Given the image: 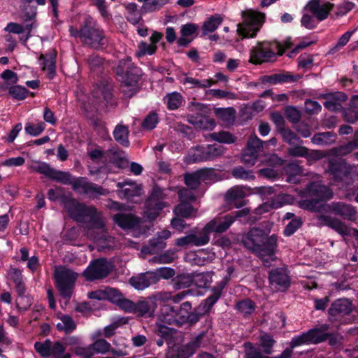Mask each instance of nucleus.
Listing matches in <instances>:
<instances>
[{"mask_svg": "<svg viewBox=\"0 0 358 358\" xmlns=\"http://www.w3.org/2000/svg\"><path fill=\"white\" fill-rule=\"evenodd\" d=\"M128 136L129 129L127 127L122 124H119L115 127L113 131V136L117 142L124 147L129 145Z\"/></svg>", "mask_w": 358, "mask_h": 358, "instance_id": "36", "label": "nucleus"}, {"mask_svg": "<svg viewBox=\"0 0 358 358\" xmlns=\"http://www.w3.org/2000/svg\"><path fill=\"white\" fill-rule=\"evenodd\" d=\"M210 336L208 331L200 333L188 343V348L196 350L199 348L206 347L210 343Z\"/></svg>", "mask_w": 358, "mask_h": 358, "instance_id": "34", "label": "nucleus"}, {"mask_svg": "<svg viewBox=\"0 0 358 358\" xmlns=\"http://www.w3.org/2000/svg\"><path fill=\"white\" fill-rule=\"evenodd\" d=\"M250 194V189L243 186H235L229 189L226 194V200L236 208L242 207L245 203L243 199Z\"/></svg>", "mask_w": 358, "mask_h": 358, "instance_id": "22", "label": "nucleus"}, {"mask_svg": "<svg viewBox=\"0 0 358 358\" xmlns=\"http://www.w3.org/2000/svg\"><path fill=\"white\" fill-rule=\"evenodd\" d=\"M199 27L193 23H187L181 27V36L178 39V44L180 46H186L196 36Z\"/></svg>", "mask_w": 358, "mask_h": 358, "instance_id": "28", "label": "nucleus"}, {"mask_svg": "<svg viewBox=\"0 0 358 358\" xmlns=\"http://www.w3.org/2000/svg\"><path fill=\"white\" fill-rule=\"evenodd\" d=\"M126 10L127 20L134 24H138L141 20V15L137 5L134 3H129L126 6Z\"/></svg>", "mask_w": 358, "mask_h": 358, "instance_id": "46", "label": "nucleus"}, {"mask_svg": "<svg viewBox=\"0 0 358 358\" xmlns=\"http://www.w3.org/2000/svg\"><path fill=\"white\" fill-rule=\"evenodd\" d=\"M93 96L97 103L104 101L106 106H113L112 89L109 85L98 86L93 92Z\"/></svg>", "mask_w": 358, "mask_h": 358, "instance_id": "29", "label": "nucleus"}, {"mask_svg": "<svg viewBox=\"0 0 358 358\" xmlns=\"http://www.w3.org/2000/svg\"><path fill=\"white\" fill-rule=\"evenodd\" d=\"M201 182H214L217 180V174L213 168H204L197 171Z\"/></svg>", "mask_w": 358, "mask_h": 358, "instance_id": "63", "label": "nucleus"}, {"mask_svg": "<svg viewBox=\"0 0 358 358\" xmlns=\"http://www.w3.org/2000/svg\"><path fill=\"white\" fill-rule=\"evenodd\" d=\"M171 236L169 230H162L158 232L155 237L150 240L148 245L141 248V253L145 255H154L158 253L166 247L165 240Z\"/></svg>", "mask_w": 358, "mask_h": 358, "instance_id": "21", "label": "nucleus"}, {"mask_svg": "<svg viewBox=\"0 0 358 358\" xmlns=\"http://www.w3.org/2000/svg\"><path fill=\"white\" fill-rule=\"evenodd\" d=\"M116 73L120 77L122 92L127 97H131L138 91V83L142 76L141 70L134 66L128 57L119 62Z\"/></svg>", "mask_w": 358, "mask_h": 358, "instance_id": "5", "label": "nucleus"}, {"mask_svg": "<svg viewBox=\"0 0 358 358\" xmlns=\"http://www.w3.org/2000/svg\"><path fill=\"white\" fill-rule=\"evenodd\" d=\"M210 137L213 140L222 143H232L236 139L231 134L227 131L215 132L210 134Z\"/></svg>", "mask_w": 358, "mask_h": 358, "instance_id": "61", "label": "nucleus"}, {"mask_svg": "<svg viewBox=\"0 0 358 358\" xmlns=\"http://www.w3.org/2000/svg\"><path fill=\"white\" fill-rule=\"evenodd\" d=\"M117 187L119 188L117 194L121 199L131 201L134 197L141 196L143 194L141 185L131 180L127 179L123 182H119Z\"/></svg>", "mask_w": 358, "mask_h": 358, "instance_id": "17", "label": "nucleus"}, {"mask_svg": "<svg viewBox=\"0 0 358 358\" xmlns=\"http://www.w3.org/2000/svg\"><path fill=\"white\" fill-rule=\"evenodd\" d=\"M34 349L43 357L52 356L54 358H59L66 350V348L61 342L53 343L50 339L36 342Z\"/></svg>", "mask_w": 358, "mask_h": 358, "instance_id": "15", "label": "nucleus"}, {"mask_svg": "<svg viewBox=\"0 0 358 358\" xmlns=\"http://www.w3.org/2000/svg\"><path fill=\"white\" fill-rule=\"evenodd\" d=\"M191 236L194 246L199 247L206 245L210 241V234L208 231H205V226L199 233H192Z\"/></svg>", "mask_w": 358, "mask_h": 358, "instance_id": "50", "label": "nucleus"}, {"mask_svg": "<svg viewBox=\"0 0 358 358\" xmlns=\"http://www.w3.org/2000/svg\"><path fill=\"white\" fill-rule=\"evenodd\" d=\"M129 283L136 289L143 290L156 283V277L151 272H146L130 278Z\"/></svg>", "mask_w": 358, "mask_h": 358, "instance_id": "27", "label": "nucleus"}, {"mask_svg": "<svg viewBox=\"0 0 358 358\" xmlns=\"http://www.w3.org/2000/svg\"><path fill=\"white\" fill-rule=\"evenodd\" d=\"M223 287L224 286H219L212 289V294L203 301V313H208L213 305L218 301L222 294Z\"/></svg>", "mask_w": 358, "mask_h": 358, "instance_id": "39", "label": "nucleus"}, {"mask_svg": "<svg viewBox=\"0 0 358 358\" xmlns=\"http://www.w3.org/2000/svg\"><path fill=\"white\" fill-rule=\"evenodd\" d=\"M277 240L276 235L267 236L263 229L253 228L243 238V243L247 248L262 259L265 266H268L270 262L275 259Z\"/></svg>", "mask_w": 358, "mask_h": 358, "instance_id": "2", "label": "nucleus"}, {"mask_svg": "<svg viewBox=\"0 0 358 358\" xmlns=\"http://www.w3.org/2000/svg\"><path fill=\"white\" fill-rule=\"evenodd\" d=\"M249 210L244 208L236 211L234 215H227L223 217H217L205 225V231L211 233H223L227 231L238 217L248 215Z\"/></svg>", "mask_w": 358, "mask_h": 358, "instance_id": "10", "label": "nucleus"}, {"mask_svg": "<svg viewBox=\"0 0 358 358\" xmlns=\"http://www.w3.org/2000/svg\"><path fill=\"white\" fill-rule=\"evenodd\" d=\"M151 273L155 274L156 282H157L160 278L170 279L173 278L175 275V271L171 268L162 267L155 270V271L151 272Z\"/></svg>", "mask_w": 358, "mask_h": 358, "instance_id": "64", "label": "nucleus"}, {"mask_svg": "<svg viewBox=\"0 0 358 358\" xmlns=\"http://www.w3.org/2000/svg\"><path fill=\"white\" fill-rule=\"evenodd\" d=\"M35 0H20V9L24 15V20H34L37 13V8L31 3Z\"/></svg>", "mask_w": 358, "mask_h": 358, "instance_id": "38", "label": "nucleus"}, {"mask_svg": "<svg viewBox=\"0 0 358 358\" xmlns=\"http://www.w3.org/2000/svg\"><path fill=\"white\" fill-rule=\"evenodd\" d=\"M70 36L79 38L81 43L92 48H99L105 44L104 31L98 24L96 20L90 15L84 17L80 28L69 26Z\"/></svg>", "mask_w": 358, "mask_h": 358, "instance_id": "3", "label": "nucleus"}, {"mask_svg": "<svg viewBox=\"0 0 358 358\" xmlns=\"http://www.w3.org/2000/svg\"><path fill=\"white\" fill-rule=\"evenodd\" d=\"M29 169L33 171L43 174L49 178L53 169L48 164L39 161L34 162L32 164L29 166Z\"/></svg>", "mask_w": 358, "mask_h": 358, "instance_id": "49", "label": "nucleus"}, {"mask_svg": "<svg viewBox=\"0 0 358 358\" xmlns=\"http://www.w3.org/2000/svg\"><path fill=\"white\" fill-rule=\"evenodd\" d=\"M270 284L278 291H284L290 285L288 272L285 268L272 269L269 273Z\"/></svg>", "mask_w": 358, "mask_h": 358, "instance_id": "19", "label": "nucleus"}, {"mask_svg": "<svg viewBox=\"0 0 358 358\" xmlns=\"http://www.w3.org/2000/svg\"><path fill=\"white\" fill-rule=\"evenodd\" d=\"M280 134L283 141L289 145L301 144L302 143L300 138L289 129L282 127L280 129Z\"/></svg>", "mask_w": 358, "mask_h": 358, "instance_id": "48", "label": "nucleus"}, {"mask_svg": "<svg viewBox=\"0 0 358 358\" xmlns=\"http://www.w3.org/2000/svg\"><path fill=\"white\" fill-rule=\"evenodd\" d=\"M234 109L233 108H215V113L216 116L223 122L229 123L234 119Z\"/></svg>", "mask_w": 358, "mask_h": 358, "instance_id": "54", "label": "nucleus"}, {"mask_svg": "<svg viewBox=\"0 0 358 358\" xmlns=\"http://www.w3.org/2000/svg\"><path fill=\"white\" fill-rule=\"evenodd\" d=\"M165 194L162 189L158 187L153 188L152 193L146 201V215L150 220L155 219L159 213L164 208L163 199Z\"/></svg>", "mask_w": 358, "mask_h": 358, "instance_id": "12", "label": "nucleus"}, {"mask_svg": "<svg viewBox=\"0 0 358 358\" xmlns=\"http://www.w3.org/2000/svg\"><path fill=\"white\" fill-rule=\"evenodd\" d=\"M340 99L345 100L346 96L344 94H338L336 97L330 96L327 98L326 101L324 103V106L326 108L332 111H337L341 108Z\"/></svg>", "mask_w": 358, "mask_h": 358, "instance_id": "51", "label": "nucleus"}, {"mask_svg": "<svg viewBox=\"0 0 358 358\" xmlns=\"http://www.w3.org/2000/svg\"><path fill=\"white\" fill-rule=\"evenodd\" d=\"M192 281L199 287H205L211 282L212 273L210 272L194 273L193 274Z\"/></svg>", "mask_w": 358, "mask_h": 358, "instance_id": "45", "label": "nucleus"}, {"mask_svg": "<svg viewBox=\"0 0 358 358\" xmlns=\"http://www.w3.org/2000/svg\"><path fill=\"white\" fill-rule=\"evenodd\" d=\"M231 174L235 178L244 180H252L255 178L252 171L246 170L242 166L235 167L231 171Z\"/></svg>", "mask_w": 358, "mask_h": 358, "instance_id": "55", "label": "nucleus"}, {"mask_svg": "<svg viewBox=\"0 0 358 358\" xmlns=\"http://www.w3.org/2000/svg\"><path fill=\"white\" fill-rule=\"evenodd\" d=\"M224 148L219 144L208 145L205 147L206 160L211 161L221 156L224 152Z\"/></svg>", "mask_w": 358, "mask_h": 358, "instance_id": "44", "label": "nucleus"}, {"mask_svg": "<svg viewBox=\"0 0 358 358\" xmlns=\"http://www.w3.org/2000/svg\"><path fill=\"white\" fill-rule=\"evenodd\" d=\"M164 101L169 109L176 110L182 105L184 100L179 92H173L168 94L164 97Z\"/></svg>", "mask_w": 358, "mask_h": 358, "instance_id": "41", "label": "nucleus"}, {"mask_svg": "<svg viewBox=\"0 0 358 358\" xmlns=\"http://www.w3.org/2000/svg\"><path fill=\"white\" fill-rule=\"evenodd\" d=\"M326 172L336 181L350 183L358 177V165H350L341 158H332L328 161Z\"/></svg>", "mask_w": 358, "mask_h": 358, "instance_id": "6", "label": "nucleus"}, {"mask_svg": "<svg viewBox=\"0 0 358 358\" xmlns=\"http://www.w3.org/2000/svg\"><path fill=\"white\" fill-rule=\"evenodd\" d=\"M255 308V303L249 299L240 301L236 304V309L244 316L252 314Z\"/></svg>", "mask_w": 358, "mask_h": 358, "instance_id": "43", "label": "nucleus"}, {"mask_svg": "<svg viewBox=\"0 0 358 358\" xmlns=\"http://www.w3.org/2000/svg\"><path fill=\"white\" fill-rule=\"evenodd\" d=\"M157 50V45L155 44H148L145 42H141L138 45V50L136 55L138 57H142L145 55H152Z\"/></svg>", "mask_w": 358, "mask_h": 358, "instance_id": "56", "label": "nucleus"}, {"mask_svg": "<svg viewBox=\"0 0 358 358\" xmlns=\"http://www.w3.org/2000/svg\"><path fill=\"white\" fill-rule=\"evenodd\" d=\"M113 220L124 229L138 230L141 223V219L132 214L118 213L113 217Z\"/></svg>", "mask_w": 358, "mask_h": 358, "instance_id": "24", "label": "nucleus"}, {"mask_svg": "<svg viewBox=\"0 0 358 358\" xmlns=\"http://www.w3.org/2000/svg\"><path fill=\"white\" fill-rule=\"evenodd\" d=\"M352 311L351 302L345 299H339L334 301L329 309L331 316L348 315Z\"/></svg>", "mask_w": 358, "mask_h": 358, "instance_id": "30", "label": "nucleus"}, {"mask_svg": "<svg viewBox=\"0 0 358 358\" xmlns=\"http://www.w3.org/2000/svg\"><path fill=\"white\" fill-rule=\"evenodd\" d=\"M112 270V264L106 259H98L92 262L83 272L90 281L106 278Z\"/></svg>", "mask_w": 358, "mask_h": 358, "instance_id": "11", "label": "nucleus"}, {"mask_svg": "<svg viewBox=\"0 0 358 358\" xmlns=\"http://www.w3.org/2000/svg\"><path fill=\"white\" fill-rule=\"evenodd\" d=\"M64 207L69 215L77 222H83L89 218V228L87 235L98 245L99 251L112 249L115 247V238L108 235L103 218L93 206L80 203L76 199H66Z\"/></svg>", "mask_w": 358, "mask_h": 358, "instance_id": "1", "label": "nucleus"}, {"mask_svg": "<svg viewBox=\"0 0 358 358\" xmlns=\"http://www.w3.org/2000/svg\"><path fill=\"white\" fill-rule=\"evenodd\" d=\"M322 209L325 213H334L348 220H355L357 213L355 207L344 202H332L323 206Z\"/></svg>", "mask_w": 358, "mask_h": 358, "instance_id": "18", "label": "nucleus"}, {"mask_svg": "<svg viewBox=\"0 0 358 358\" xmlns=\"http://www.w3.org/2000/svg\"><path fill=\"white\" fill-rule=\"evenodd\" d=\"M176 257V251L173 250H167L160 255L154 257L150 262L157 264H170L173 262Z\"/></svg>", "mask_w": 358, "mask_h": 358, "instance_id": "52", "label": "nucleus"}, {"mask_svg": "<svg viewBox=\"0 0 358 358\" xmlns=\"http://www.w3.org/2000/svg\"><path fill=\"white\" fill-rule=\"evenodd\" d=\"M329 327L327 324L322 325L320 328L309 329L299 336H294L291 341L292 348L301 345L317 344L326 341L329 334L326 333Z\"/></svg>", "mask_w": 358, "mask_h": 358, "instance_id": "9", "label": "nucleus"}, {"mask_svg": "<svg viewBox=\"0 0 358 358\" xmlns=\"http://www.w3.org/2000/svg\"><path fill=\"white\" fill-rule=\"evenodd\" d=\"M50 178L64 185H71L74 178L69 172L58 171L53 169Z\"/></svg>", "mask_w": 358, "mask_h": 358, "instance_id": "42", "label": "nucleus"}, {"mask_svg": "<svg viewBox=\"0 0 358 358\" xmlns=\"http://www.w3.org/2000/svg\"><path fill=\"white\" fill-rule=\"evenodd\" d=\"M311 141L315 145H329L335 143L336 135L330 131L322 132L315 134Z\"/></svg>", "mask_w": 358, "mask_h": 358, "instance_id": "37", "label": "nucleus"}, {"mask_svg": "<svg viewBox=\"0 0 358 358\" xmlns=\"http://www.w3.org/2000/svg\"><path fill=\"white\" fill-rule=\"evenodd\" d=\"M328 213L320 212L316 215L317 224L320 227L327 226L343 236H350L352 229L336 217L327 215Z\"/></svg>", "mask_w": 358, "mask_h": 358, "instance_id": "14", "label": "nucleus"}, {"mask_svg": "<svg viewBox=\"0 0 358 358\" xmlns=\"http://www.w3.org/2000/svg\"><path fill=\"white\" fill-rule=\"evenodd\" d=\"M222 22L220 16H213L203 23V29L205 33L214 31Z\"/></svg>", "mask_w": 358, "mask_h": 358, "instance_id": "62", "label": "nucleus"}, {"mask_svg": "<svg viewBox=\"0 0 358 358\" xmlns=\"http://www.w3.org/2000/svg\"><path fill=\"white\" fill-rule=\"evenodd\" d=\"M263 147V141L257 136H251L247 143V147L242 155V162L246 165L252 166L257 162L259 152Z\"/></svg>", "mask_w": 358, "mask_h": 358, "instance_id": "16", "label": "nucleus"}, {"mask_svg": "<svg viewBox=\"0 0 358 358\" xmlns=\"http://www.w3.org/2000/svg\"><path fill=\"white\" fill-rule=\"evenodd\" d=\"M71 185L75 192L79 194H88L91 196L107 195L109 193L108 189L89 182L86 178L82 177L73 178Z\"/></svg>", "mask_w": 358, "mask_h": 358, "instance_id": "13", "label": "nucleus"}, {"mask_svg": "<svg viewBox=\"0 0 358 358\" xmlns=\"http://www.w3.org/2000/svg\"><path fill=\"white\" fill-rule=\"evenodd\" d=\"M292 45L291 38H287L283 44L277 41L259 42L250 53V62L255 64L273 61L277 55H282L286 49Z\"/></svg>", "mask_w": 358, "mask_h": 358, "instance_id": "4", "label": "nucleus"}, {"mask_svg": "<svg viewBox=\"0 0 358 358\" xmlns=\"http://www.w3.org/2000/svg\"><path fill=\"white\" fill-rule=\"evenodd\" d=\"M333 7L334 4L329 2L322 3L321 0H310L305 8L311 13L318 22H321L328 17Z\"/></svg>", "mask_w": 358, "mask_h": 358, "instance_id": "20", "label": "nucleus"}, {"mask_svg": "<svg viewBox=\"0 0 358 358\" xmlns=\"http://www.w3.org/2000/svg\"><path fill=\"white\" fill-rule=\"evenodd\" d=\"M216 80L211 78L199 80L190 76H185L182 80L183 85H189V88L204 89L211 87L216 83Z\"/></svg>", "mask_w": 358, "mask_h": 358, "instance_id": "32", "label": "nucleus"}, {"mask_svg": "<svg viewBox=\"0 0 358 358\" xmlns=\"http://www.w3.org/2000/svg\"><path fill=\"white\" fill-rule=\"evenodd\" d=\"M56 57V52L54 50H51L45 54H41L38 57V62L41 69L48 71L50 78H52L55 73Z\"/></svg>", "mask_w": 358, "mask_h": 358, "instance_id": "25", "label": "nucleus"}, {"mask_svg": "<svg viewBox=\"0 0 358 358\" xmlns=\"http://www.w3.org/2000/svg\"><path fill=\"white\" fill-rule=\"evenodd\" d=\"M205 154V147L196 146L189 150L185 157V162L187 164L206 162Z\"/></svg>", "mask_w": 358, "mask_h": 358, "instance_id": "33", "label": "nucleus"}, {"mask_svg": "<svg viewBox=\"0 0 358 358\" xmlns=\"http://www.w3.org/2000/svg\"><path fill=\"white\" fill-rule=\"evenodd\" d=\"M159 322L177 325L176 309L169 304L164 305L158 315Z\"/></svg>", "mask_w": 358, "mask_h": 358, "instance_id": "31", "label": "nucleus"}, {"mask_svg": "<svg viewBox=\"0 0 358 358\" xmlns=\"http://www.w3.org/2000/svg\"><path fill=\"white\" fill-rule=\"evenodd\" d=\"M78 273L64 266L55 268L54 278L60 295L66 299H69L73 294Z\"/></svg>", "mask_w": 358, "mask_h": 358, "instance_id": "8", "label": "nucleus"}, {"mask_svg": "<svg viewBox=\"0 0 358 358\" xmlns=\"http://www.w3.org/2000/svg\"><path fill=\"white\" fill-rule=\"evenodd\" d=\"M243 21L237 25V32L243 38H254L264 22V13L247 10L242 11Z\"/></svg>", "mask_w": 358, "mask_h": 358, "instance_id": "7", "label": "nucleus"}, {"mask_svg": "<svg viewBox=\"0 0 358 358\" xmlns=\"http://www.w3.org/2000/svg\"><path fill=\"white\" fill-rule=\"evenodd\" d=\"M357 148V145H356V142L350 141L345 145H339L330 149L328 151L327 155L343 157L350 153Z\"/></svg>", "mask_w": 358, "mask_h": 358, "instance_id": "35", "label": "nucleus"}, {"mask_svg": "<svg viewBox=\"0 0 358 358\" xmlns=\"http://www.w3.org/2000/svg\"><path fill=\"white\" fill-rule=\"evenodd\" d=\"M92 349L94 351V355L96 354H106L110 350V344L105 339H96L92 344H91Z\"/></svg>", "mask_w": 358, "mask_h": 358, "instance_id": "57", "label": "nucleus"}, {"mask_svg": "<svg viewBox=\"0 0 358 358\" xmlns=\"http://www.w3.org/2000/svg\"><path fill=\"white\" fill-rule=\"evenodd\" d=\"M58 317L60 322L56 324V327L59 331L70 333L76 329V323L69 315H62L61 316H58Z\"/></svg>", "mask_w": 358, "mask_h": 358, "instance_id": "40", "label": "nucleus"}, {"mask_svg": "<svg viewBox=\"0 0 358 358\" xmlns=\"http://www.w3.org/2000/svg\"><path fill=\"white\" fill-rule=\"evenodd\" d=\"M45 129V124L40 121L36 124L31 123H27L25 124V132L32 136H37L40 135Z\"/></svg>", "mask_w": 358, "mask_h": 358, "instance_id": "60", "label": "nucleus"}, {"mask_svg": "<svg viewBox=\"0 0 358 358\" xmlns=\"http://www.w3.org/2000/svg\"><path fill=\"white\" fill-rule=\"evenodd\" d=\"M8 93L15 100H23L27 96L29 92L22 86L13 85L8 89Z\"/></svg>", "mask_w": 358, "mask_h": 358, "instance_id": "58", "label": "nucleus"}, {"mask_svg": "<svg viewBox=\"0 0 358 358\" xmlns=\"http://www.w3.org/2000/svg\"><path fill=\"white\" fill-rule=\"evenodd\" d=\"M192 309V305L189 302L186 301L181 304L179 309H176L177 314V325L180 326L187 322L189 312Z\"/></svg>", "mask_w": 358, "mask_h": 358, "instance_id": "47", "label": "nucleus"}, {"mask_svg": "<svg viewBox=\"0 0 358 358\" xmlns=\"http://www.w3.org/2000/svg\"><path fill=\"white\" fill-rule=\"evenodd\" d=\"M176 215L182 217H189L193 215L194 208L189 203L181 201L174 209Z\"/></svg>", "mask_w": 358, "mask_h": 358, "instance_id": "53", "label": "nucleus"}, {"mask_svg": "<svg viewBox=\"0 0 358 358\" xmlns=\"http://www.w3.org/2000/svg\"><path fill=\"white\" fill-rule=\"evenodd\" d=\"M294 198L289 194H280L271 199V202H266L260 206L257 210L259 213H265L273 208H278L286 204L293 203Z\"/></svg>", "mask_w": 358, "mask_h": 358, "instance_id": "23", "label": "nucleus"}, {"mask_svg": "<svg viewBox=\"0 0 358 358\" xmlns=\"http://www.w3.org/2000/svg\"><path fill=\"white\" fill-rule=\"evenodd\" d=\"M307 192L317 200H329L333 197V192L327 186L319 182H312L307 187Z\"/></svg>", "mask_w": 358, "mask_h": 358, "instance_id": "26", "label": "nucleus"}, {"mask_svg": "<svg viewBox=\"0 0 358 358\" xmlns=\"http://www.w3.org/2000/svg\"><path fill=\"white\" fill-rule=\"evenodd\" d=\"M185 185L191 189H196L201 184V178L197 172L186 173L184 177Z\"/></svg>", "mask_w": 358, "mask_h": 358, "instance_id": "59", "label": "nucleus"}]
</instances>
